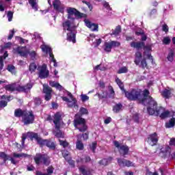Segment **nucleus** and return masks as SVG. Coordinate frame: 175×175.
Instances as JSON below:
<instances>
[{
    "label": "nucleus",
    "instance_id": "774afa93",
    "mask_svg": "<svg viewBox=\"0 0 175 175\" xmlns=\"http://www.w3.org/2000/svg\"><path fill=\"white\" fill-rule=\"evenodd\" d=\"M103 6L104 8H105V9H107V10H112L111 8L110 7V5L109 4L108 2H105L103 3Z\"/></svg>",
    "mask_w": 175,
    "mask_h": 175
},
{
    "label": "nucleus",
    "instance_id": "58836bf2",
    "mask_svg": "<svg viewBox=\"0 0 175 175\" xmlns=\"http://www.w3.org/2000/svg\"><path fill=\"white\" fill-rule=\"evenodd\" d=\"M97 96L99 99H107L109 94L107 93V92H103L102 94L97 93Z\"/></svg>",
    "mask_w": 175,
    "mask_h": 175
},
{
    "label": "nucleus",
    "instance_id": "69168bd1",
    "mask_svg": "<svg viewBox=\"0 0 175 175\" xmlns=\"http://www.w3.org/2000/svg\"><path fill=\"white\" fill-rule=\"evenodd\" d=\"M84 163H90L91 161V157L88 155L85 156L83 158Z\"/></svg>",
    "mask_w": 175,
    "mask_h": 175
},
{
    "label": "nucleus",
    "instance_id": "79ce46f5",
    "mask_svg": "<svg viewBox=\"0 0 175 175\" xmlns=\"http://www.w3.org/2000/svg\"><path fill=\"white\" fill-rule=\"evenodd\" d=\"M167 59L168 61H170V62H173L174 59V52H173V51H171L167 56Z\"/></svg>",
    "mask_w": 175,
    "mask_h": 175
},
{
    "label": "nucleus",
    "instance_id": "f8f14e48",
    "mask_svg": "<svg viewBox=\"0 0 175 175\" xmlns=\"http://www.w3.org/2000/svg\"><path fill=\"white\" fill-rule=\"evenodd\" d=\"M14 50L21 57H24L25 58H27L29 54V49H27V46H17Z\"/></svg>",
    "mask_w": 175,
    "mask_h": 175
},
{
    "label": "nucleus",
    "instance_id": "c85d7f7f",
    "mask_svg": "<svg viewBox=\"0 0 175 175\" xmlns=\"http://www.w3.org/2000/svg\"><path fill=\"white\" fill-rule=\"evenodd\" d=\"M142 57L141 52L137 51L135 53V59L134 60L135 65H140V61H142Z\"/></svg>",
    "mask_w": 175,
    "mask_h": 175
},
{
    "label": "nucleus",
    "instance_id": "4468645a",
    "mask_svg": "<svg viewBox=\"0 0 175 175\" xmlns=\"http://www.w3.org/2000/svg\"><path fill=\"white\" fill-rule=\"evenodd\" d=\"M62 99L64 102H67L68 107H70V109L74 107V109H76L77 110L79 109V105H77V100L76 98H72V101H71L69 100V98H68V97L63 96L62 97Z\"/></svg>",
    "mask_w": 175,
    "mask_h": 175
},
{
    "label": "nucleus",
    "instance_id": "ea45409f",
    "mask_svg": "<svg viewBox=\"0 0 175 175\" xmlns=\"http://www.w3.org/2000/svg\"><path fill=\"white\" fill-rule=\"evenodd\" d=\"M38 68V66H36V64L35 62L31 63L29 66V70L31 72V73H33L35 70H36Z\"/></svg>",
    "mask_w": 175,
    "mask_h": 175
},
{
    "label": "nucleus",
    "instance_id": "72a5a7b5",
    "mask_svg": "<svg viewBox=\"0 0 175 175\" xmlns=\"http://www.w3.org/2000/svg\"><path fill=\"white\" fill-rule=\"evenodd\" d=\"M8 55H9L8 54V52H5L3 56H0V70H2V69H3V59H6Z\"/></svg>",
    "mask_w": 175,
    "mask_h": 175
},
{
    "label": "nucleus",
    "instance_id": "5701e85b",
    "mask_svg": "<svg viewBox=\"0 0 175 175\" xmlns=\"http://www.w3.org/2000/svg\"><path fill=\"white\" fill-rule=\"evenodd\" d=\"M122 107L124 106L122 105V103H116L115 105L112 107V111L115 113L116 114H118L120 111H122Z\"/></svg>",
    "mask_w": 175,
    "mask_h": 175
},
{
    "label": "nucleus",
    "instance_id": "9b49d317",
    "mask_svg": "<svg viewBox=\"0 0 175 175\" xmlns=\"http://www.w3.org/2000/svg\"><path fill=\"white\" fill-rule=\"evenodd\" d=\"M158 140V134H157V133H153L149 135L148 137L146 138V142L148 144H149L152 147H154V146H157Z\"/></svg>",
    "mask_w": 175,
    "mask_h": 175
},
{
    "label": "nucleus",
    "instance_id": "473e14b6",
    "mask_svg": "<svg viewBox=\"0 0 175 175\" xmlns=\"http://www.w3.org/2000/svg\"><path fill=\"white\" fill-rule=\"evenodd\" d=\"M161 152L165 154V155H167V154L168 155H170V153L172 152V148L170 146H167L165 148H161Z\"/></svg>",
    "mask_w": 175,
    "mask_h": 175
},
{
    "label": "nucleus",
    "instance_id": "de8ad7c7",
    "mask_svg": "<svg viewBox=\"0 0 175 175\" xmlns=\"http://www.w3.org/2000/svg\"><path fill=\"white\" fill-rule=\"evenodd\" d=\"M96 146H98V143L96 142H92V144L90 146V150L94 153H95V150H96Z\"/></svg>",
    "mask_w": 175,
    "mask_h": 175
},
{
    "label": "nucleus",
    "instance_id": "393cba45",
    "mask_svg": "<svg viewBox=\"0 0 175 175\" xmlns=\"http://www.w3.org/2000/svg\"><path fill=\"white\" fill-rule=\"evenodd\" d=\"M44 154L37 153L33 157L34 162L36 165H40L43 161V157Z\"/></svg>",
    "mask_w": 175,
    "mask_h": 175
},
{
    "label": "nucleus",
    "instance_id": "864d4df0",
    "mask_svg": "<svg viewBox=\"0 0 175 175\" xmlns=\"http://www.w3.org/2000/svg\"><path fill=\"white\" fill-rule=\"evenodd\" d=\"M29 55L31 57V59H35L37 55L36 51H32L31 52H30L29 51Z\"/></svg>",
    "mask_w": 175,
    "mask_h": 175
},
{
    "label": "nucleus",
    "instance_id": "a19ab883",
    "mask_svg": "<svg viewBox=\"0 0 175 175\" xmlns=\"http://www.w3.org/2000/svg\"><path fill=\"white\" fill-rule=\"evenodd\" d=\"M0 158L3 160L4 163H6V161H9V156L4 152H0Z\"/></svg>",
    "mask_w": 175,
    "mask_h": 175
},
{
    "label": "nucleus",
    "instance_id": "a878e982",
    "mask_svg": "<svg viewBox=\"0 0 175 175\" xmlns=\"http://www.w3.org/2000/svg\"><path fill=\"white\" fill-rule=\"evenodd\" d=\"M42 163H43L44 166H49L50 164L51 163V160L50 159V157L46 154H44Z\"/></svg>",
    "mask_w": 175,
    "mask_h": 175
},
{
    "label": "nucleus",
    "instance_id": "b1692460",
    "mask_svg": "<svg viewBox=\"0 0 175 175\" xmlns=\"http://www.w3.org/2000/svg\"><path fill=\"white\" fill-rule=\"evenodd\" d=\"M5 91H10V92H14V91H18L17 88H18V85L16 86V83H11L6 85L5 86Z\"/></svg>",
    "mask_w": 175,
    "mask_h": 175
},
{
    "label": "nucleus",
    "instance_id": "e433bc0d",
    "mask_svg": "<svg viewBox=\"0 0 175 175\" xmlns=\"http://www.w3.org/2000/svg\"><path fill=\"white\" fill-rule=\"evenodd\" d=\"M166 128H173V126H175V118H172L168 123L165 124Z\"/></svg>",
    "mask_w": 175,
    "mask_h": 175
},
{
    "label": "nucleus",
    "instance_id": "6e6552de",
    "mask_svg": "<svg viewBox=\"0 0 175 175\" xmlns=\"http://www.w3.org/2000/svg\"><path fill=\"white\" fill-rule=\"evenodd\" d=\"M113 144L119 152L120 155L121 157H124L125 158V155H128L129 154V146L126 144H121L118 141H114Z\"/></svg>",
    "mask_w": 175,
    "mask_h": 175
},
{
    "label": "nucleus",
    "instance_id": "6e6d98bb",
    "mask_svg": "<svg viewBox=\"0 0 175 175\" xmlns=\"http://www.w3.org/2000/svg\"><path fill=\"white\" fill-rule=\"evenodd\" d=\"M135 34L136 36H142V35H144V30L142 29H139V31H136L135 32Z\"/></svg>",
    "mask_w": 175,
    "mask_h": 175
},
{
    "label": "nucleus",
    "instance_id": "8fccbe9b",
    "mask_svg": "<svg viewBox=\"0 0 175 175\" xmlns=\"http://www.w3.org/2000/svg\"><path fill=\"white\" fill-rule=\"evenodd\" d=\"M59 143L64 148H66V147L69 146V144L66 141L59 139Z\"/></svg>",
    "mask_w": 175,
    "mask_h": 175
},
{
    "label": "nucleus",
    "instance_id": "f3484780",
    "mask_svg": "<svg viewBox=\"0 0 175 175\" xmlns=\"http://www.w3.org/2000/svg\"><path fill=\"white\" fill-rule=\"evenodd\" d=\"M118 163L120 166H126V167H131L132 166H135V164L129 160H126L125 159H117Z\"/></svg>",
    "mask_w": 175,
    "mask_h": 175
},
{
    "label": "nucleus",
    "instance_id": "3c124183",
    "mask_svg": "<svg viewBox=\"0 0 175 175\" xmlns=\"http://www.w3.org/2000/svg\"><path fill=\"white\" fill-rule=\"evenodd\" d=\"M53 173H54V167L52 165L48 167L47 169H46V174L51 175Z\"/></svg>",
    "mask_w": 175,
    "mask_h": 175
},
{
    "label": "nucleus",
    "instance_id": "ddd939ff",
    "mask_svg": "<svg viewBox=\"0 0 175 175\" xmlns=\"http://www.w3.org/2000/svg\"><path fill=\"white\" fill-rule=\"evenodd\" d=\"M43 94H44V100L49 102L53 98V88L49 85L44 86L42 90Z\"/></svg>",
    "mask_w": 175,
    "mask_h": 175
},
{
    "label": "nucleus",
    "instance_id": "680f3d73",
    "mask_svg": "<svg viewBox=\"0 0 175 175\" xmlns=\"http://www.w3.org/2000/svg\"><path fill=\"white\" fill-rule=\"evenodd\" d=\"M1 99H5L7 102H10L12 100V96L3 95L1 96Z\"/></svg>",
    "mask_w": 175,
    "mask_h": 175
},
{
    "label": "nucleus",
    "instance_id": "0e129e2a",
    "mask_svg": "<svg viewBox=\"0 0 175 175\" xmlns=\"http://www.w3.org/2000/svg\"><path fill=\"white\" fill-rule=\"evenodd\" d=\"M10 34L8 37V40H12V39H13V36H14V29H13L12 30H10Z\"/></svg>",
    "mask_w": 175,
    "mask_h": 175
},
{
    "label": "nucleus",
    "instance_id": "09e8293b",
    "mask_svg": "<svg viewBox=\"0 0 175 175\" xmlns=\"http://www.w3.org/2000/svg\"><path fill=\"white\" fill-rule=\"evenodd\" d=\"M34 105L35 106H40V105H42V99L39 97H36L34 98Z\"/></svg>",
    "mask_w": 175,
    "mask_h": 175
},
{
    "label": "nucleus",
    "instance_id": "c756f323",
    "mask_svg": "<svg viewBox=\"0 0 175 175\" xmlns=\"http://www.w3.org/2000/svg\"><path fill=\"white\" fill-rule=\"evenodd\" d=\"M49 85H51V87L55 88L56 90H59V91H62V85H61L58 82L50 81Z\"/></svg>",
    "mask_w": 175,
    "mask_h": 175
},
{
    "label": "nucleus",
    "instance_id": "a211bd4d",
    "mask_svg": "<svg viewBox=\"0 0 175 175\" xmlns=\"http://www.w3.org/2000/svg\"><path fill=\"white\" fill-rule=\"evenodd\" d=\"M33 87V84L32 83H29L25 85L21 86L18 85V92H28V91H31V89Z\"/></svg>",
    "mask_w": 175,
    "mask_h": 175
},
{
    "label": "nucleus",
    "instance_id": "9d476101",
    "mask_svg": "<svg viewBox=\"0 0 175 175\" xmlns=\"http://www.w3.org/2000/svg\"><path fill=\"white\" fill-rule=\"evenodd\" d=\"M38 70H39L38 76L40 79H47L50 75V71L47 70V66L46 64L38 66Z\"/></svg>",
    "mask_w": 175,
    "mask_h": 175
},
{
    "label": "nucleus",
    "instance_id": "e2e57ef3",
    "mask_svg": "<svg viewBox=\"0 0 175 175\" xmlns=\"http://www.w3.org/2000/svg\"><path fill=\"white\" fill-rule=\"evenodd\" d=\"M162 31L165 33H167V32H169V26H167L166 24L163 25Z\"/></svg>",
    "mask_w": 175,
    "mask_h": 175
},
{
    "label": "nucleus",
    "instance_id": "49530a36",
    "mask_svg": "<svg viewBox=\"0 0 175 175\" xmlns=\"http://www.w3.org/2000/svg\"><path fill=\"white\" fill-rule=\"evenodd\" d=\"M79 113H80L79 116L82 117V116H84V114H88V109L82 107L79 109Z\"/></svg>",
    "mask_w": 175,
    "mask_h": 175
},
{
    "label": "nucleus",
    "instance_id": "0eeeda50",
    "mask_svg": "<svg viewBox=\"0 0 175 175\" xmlns=\"http://www.w3.org/2000/svg\"><path fill=\"white\" fill-rule=\"evenodd\" d=\"M73 124L75 128L78 129L79 132L84 133L87 131V129H88L87 122L79 113L75 114V119L73 120Z\"/></svg>",
    "mask_w": 175,
    "mask_h": 175
},
{
    "label": "nucleus",
    "instance_id": "c03bdc74",
    "mask_svg": "<svg viewBox=\"0 0 175 175\" xmlns=\"http://www.w3.org/2000/svg\"><path fill=\"white\" fill-rule=\"evenodd\" d=\"M109 92L110 94L109 98H114L116 95V92H114V88H113V86L109 85L108 87Z\"/></svg>",
    "mask_w": 175,
    "mask_h": 175
},
{
    "label": "nucleus",
    "instance_id": "2eb2a0df",
    "mask_svg": "<svg viewBox=\"0 0 175 175\" xmlns=\"http://www.w3.org/2000/svg\"><path fill=\"white\" fill-rule=\"evenodd\" d=\"M27 135L31 142L33 141L34 139L35 140H36L38 144H40V146L42 144L43 139H42V137L39 136V134H38V133L28 132Z\"/></svg>",
    "mask_w": 175,
    "mask_h": 175
},
{
    "label": "nucleus",
    "instance_id": "f03ea898",
    "mask_svg": "<svg viewBox=\"0 0 175 175\" xmlns=\"http://www.w3.org/2000/svg\"><path fill=\"white\" fill-rule=\"evenodd\" d=\"M124 96L129 100H139L142 105H146L148 107L150 101L152 99V97L150 96V91L147 89L144 90L143 94L142 91L137 89H133L131 91H126Z\"/></svg>",
    "mask_w": 175,
    "mask_h": 175
},
{
    "label": "nucleus",
    "instance_id": "dca6fc26",
    "mask_svg": "<svg viewBox=\"0 0 175 175\" xmlns=\"http://www.w3.org/2000/svg\"><path fill=\"white\" fill-rule=\"evenodd\" d=\"M40 146H46L49 150H52L53 151H55V148H57V145H55V142L49 139H42V144Z\"/></svg>",
    "mask_w": 175,
    "mask_h": 175
},
{
    "label": "nucleus",
    "instance_id": "603ef678",
    "mask_svg": "<svg viewBox=\"0 0 175 175\" xmlns=\"http://www.w3.org/2000/svg\"><path fill=\"white\" fill-rule=\"evenodd\" d=\"M170 42H172V40H170V38L169 37H165L163 39V44H170Z\"/></svg>",
    "mask_w": 175,
    "mask_h": 175
},
{
    "label": "nucleus",
    "instance_id": "4c0bfd02",
    "mask_svg": "<svg viewBox=\"0 0 175 175\" xmlns=\"http://www.w3.org/2000/svg\"><path fill=\"white\" fill-rule=\"evenodd\" d=\"M13 157H14V158H28V157H29V155H28L27 154H25V153L18 154V153L14 152Z\"/></svg>",
    "mask_w": 175,
    "mask_h": 175
},
{
    "label": "nucleus",
    "instance_id": "20e7f679",
    "mask_svg": "<svg viewBox=\"0 0 175 175\" xmlns=\"http://www.w3.org/2000/svg\"><path fill=\"white\" fill-rule=\"evenodd\" d=\"M14 117L16 118H22L23 125H31L35 122V114L33 111L23 110L18 108L14 110Z\"/></svg>",
    "mask_w": 175,
    "mask_h": 175
},
{
    "label": "nucleus",
    "instance_id": "7ed1b4c3",
    "mask_svg": "<svg viewBox=\"0 0 175 175\" xmlns=\"http://www.w3.org/2000/svg\"><path fill=\"white\" fill-rule=\"evenodd\" d=\"M146 109L149 116H159L161 120L167 118L170 115V111H165V108L162 107H158V103H157L154 98L150 99Z\"/></svg>",
    "mask_w": 175,
    "mask_h": 175
},
{
    "label": "nucleus",
    "instance_id": "f704fd0d",
    "mask_svg": "<svg viewBox=\"0 0 175 175\" xmlns=\"http://www.w3.org/2000/svg\"><path fill=\"white\" fill-rule=\"evenodd\" d=\"M121 33V25H118L114 30L112 31L111 35L118 36Z\"/></svg>",
    "mask_w": 175,
    "mask_h": 175
},
{
    "label": "nucleus",
    "instance_id": "cd10ccee",
    "mask_svg": "<svg viewBox=\"0 0 175 175\" xmlns=\"http://www.w3.org/2000/svg\"><path fill=\"white\" fill-rule=\"evenodd\" d=\"M112 161H113V157H109L107 158V159H103L102 160L99 161H98V163H99L100 165L106 166V165H107L109 163H110V162H111Z\"/></svg>",
    "mask_w": 175,
    "mask_h": 175
},
{
    "label": "nucleus",
    "instance_id": "423d86ee",
    "mask_svg": "<svg viewBox=\"0 0 175 175\" xmlns=\"http://www.w3.org/2000/svg\"><path fill=\"white\" fill-rule=\"evenodd\" d=\"M53 124L55 125V128L56 129L55 131L53 132L55 137L57 139H64V133L61 131V121H62V114L60 112H56L53 116Z\"/></svg>",
    "mask_w": 175,
    "mask_h": 175
},
{
    "label": "nucleus",
    "instance_id": "f257e3e1",
    "mask_svg": "<svg viewBox=\"0 0 175 175\" xmlns=\"http://www.w3.org/2000/svg\"><path fill=\"white\" fill-rule=\"evenodd\" d=\"M67 18L68 20L62 23L63 29L64 31H68V33H67V40L68 42H72V43H76V29L77 26L75 25V17L77 18H84L87 17V15L80 12L76 8L70 7L67 8ZM73 16L75 17H73Z\"/></svg>",
    "mask_w": 175,
    "mask_h": 175
},
{
    "label": "nucleus",
    "instance_id": "bb28decb",
    "mask_svg": "<svg viewBox=\"0 0 175 175\" xmlns=\"http://www.w3.org/2000/svg\"><path fill=\"white\" fill-rule=\"evenodd\" d=\"M116 83L118 84V87L121 90L122 94H125V92L126 90H125L124 83L122 82V81H121V79H120V78H116Z\"/></svg>",
    "mask_w": 175,
    "mask_h": 175
},
{
    "label": "nucleus",
    "instance_id": "052dcab7",
    "mask_svg": "<svg viewBox=\"0 0 175 175\" xmlns=\"http://www.w3.org/2000/svg\"><path fill=\"white\" fill-rule=\"evenodd\" d=\"M7 17L8 18V21H12V20H13V12L12 11H8Z\"/></svg>",
    "mask_w": 175,
    "mask_h": 175
},
{
    "label": "nucleus",
    "instance_id": "37998d69",
    "mask_svg": "<svg viewBox=\"0 0 175 175\" xmlns=\"http://www.w3.org/2000/svg\"><path fill=\"white\" fill-rule=\"evenodd\" d=\"M122 73H128V68L126 66L120 68L117 72L118 75H121Z\"/></svg>",
    "mask_w": 175,
    "mask_h": 175
},
{
    "label": "nucleus",
    "instance_id": "a18cd8bd",
    "mask_svg": "<svg viewBox=\"0 0 175 175\" xmlns=\"http://www.w3.org/2000/svg\"><path fill=\"white\" fill-rule=\"evenodd\" d=\"M141 66L142 69H148V65L147 64V60H146V58H144L141 61Z\"/></svg>",
    "mask_w": 175,
    "mask_h": 175
},
{
    "label": "nucleus",
    "instance_id": "aec40b11",
    "mask_svg": "<svg viewBox=\"0 0 175 175\" xmlns=\"http://www.w3.org/2000/svg\"><path fill=\"white\" fill-rule=\"evenodd\" d=\"M85 24L86 27L91 29L93 32H95V31H98V29L99 28L98 24L92 23L89 20H85Z\"/></svg>",
    "mask_w": 175,
    "mask_h": 175
},
{
    "label": "nucleus",
    "instance_id": "7c9ffc66",
    "mask_svg": "<svg viewBox=\"0 0 175 175\" xmlns=\"http://www.w3.org/2000/svg\"><path fill=\"white\" fill-rule=\"evenodd\" d=\"M76 148L79 151H82V150H84V144H83V142H81V139L79 138L77 139L76 142Z\"/></svg>",
    "mask_w": 175,
    "mask_h": 175
},
{
    "label": "nucleus",
    "instance_id": "338daca9",
    "mask_svg": "<svg viewBox=\"0 0 175 175\" xmlns=\"http://www.w3.org/2000/svg\"><path fill=\"white\" fill-rule=\"evenodd\" d=\"M102 43V40L100 38L96 39L95 42H94V47H99V45Z\"/></svg>",
    "mask_w": 175,
    "mask_h": 175
},
{
    "label": "nucleus",
    "instance_id": "4d7b16f0",
    "mask_svg": "<svg viewBox=\"0 0 175 175\" xmlns=\"http://www.w3.org/2000/svg\"><path fill=\"white\" fill-rule=\"evenodd\" d=\"M8 106V101L6 100H0V109H3Z\"/></svg>",
    "mask_w": 175,
    "mask_h": 175
},
{
    "label": "nucleus",
    "instance_id": "39448f33",
    "mask_svg": "<svg viewBox=\"0 0 175 175\" xmlns=\"http://www.w3.org/2000/svg\"><path fill=\"white\" fill-rule=\"evenodd\" d=\"M131 47L133 49H136L137 50H140L144 49V55H147V58L150 59L151 62H154V59L152 58V55H151L150 51L152 50V47L150 45H146L144 42H135L133 41L130 43Z\"/></svg>",
    "mask_w": 175,
    "mask_h": 175
},
{
    "label": "nucleus",
    "instance_id": "13d9d810",
    "mask_svg": "<svg viewBox=\"0 0 175 175\" xmlns=\"http://www.w3.org/2000/svg\"><path fill=\"white\" fill-rule=\"evenodd\" d=\"M15 69H16V67H14V66L13 65H8L7 67V70H8V72H10L11 73H13Z\"/></svg>",
    "mask_w": 175,
    "mask_h": 175
},
{
    "label": "nucleus",
    "instance_id": "bf43d9fd",
    "mask_svg": "<svg viewBox=\"0 0 175 175\" xmlns=\"http://www.w3.org/2000/svg\"><path fill=\"white\" fill-rule=\"evenodd\" d=\"M82 102H87V100H90V97L86 94H81V95Z\"/></svg>",
    "mask_w": 175,
    "mask_h": 175
},
{
    "label": "nucleus",
    "instance_id": "6ab92c4d",
    "mask_svg": "<svg viewBox=\"0 0 175 175\" xmlns=\"http://www.w3.org/2000/svg\"><path fill=\"white\" fill-rule=\"evenodd\" d=\"M53 9L59 13H64L65 7L61 5V1L59 0H55L53 1Z\"/></svg>",
    "mask_w": 175,
    "mask_h": 175
},
{
    "label": "nucleus",
    "instance_id": "c9c22d12",
    "mask_svg": "<svg viewBox=\"0 0 175 175\" xmlns=\"http://www.w3.org/2000/svg\"><path fill=\"white\" fill-rule=\"evenodd\" d=\"M40 49L43 53H46V54L50 53L51 51V48H50L49 46L46 44H42L40 46Z\"/></svg>",
    "mask_w": 175,
    "mask_h": 175
},
{
    "label": "nucleus",
    "instance_id": "4be33fe9",
    "mask_svg": "<svg viewBox=\"0 0 175 175\" xmlns=\"http://www.w3.org/2000/svg\"><path fill=\"white\" fill-rule=\"evenodd\" d=\"M79 170L83 175H93L92 172H94V170L90 168L85 169V166L84 165L79 167Z\"/></svg>",
    "mask_w": 175,
    "mask_h": 175
},
{
    "label": "nucleus",
    "instance_id": "5fc2aeb1",
    "mask_svg": "<svg viewBox=\"0 0 175 175\" xmlns=\"http://www.w3.org/2000/svg\"><path fill=\"white\" fill-rule=\"evenodd\" d=\"M36 0H29V3L31 5V8L33 9H36V10H38V8H36Z\"/></svg>",
    "mask_w": 175,
    "mask_h": 175
},
{
    "label": "nucleus",
    "instance_id": "1a4fd4ad",
    "mask_svg": "<svg viewBox=\"0 0 175 175\" xmlns=\"http://www.w3.org/2000/svg\"><path fill=\"white\" fill-rule=\"evenodd\" d=\"M121 43L118 41H109L104 43V51L105 53H111V49H116V47H120Z\"/></svg>",
    "mask_w": 175,
    "mask_h": 175
},
{
    "label": "nucleus",
    "instance_id": "2f4dec72",
    "mask_svg": "<svg viewBox=\"0 0 175 175\" xmlns=\"http://www.w3.org/2000/svg\"><path fill=\"white\" fill-rule=\"evenodd\" d=\"M161 95L163 96V98H165V99H169L172 95V92L167 89H165L162 91Z\"/></svg>",
    "mask_w": 175,
    "mask_h": 175
},
{
    "label": "nucleus",
    "instance_id": "412c9836",
    "mask_svg": "<svg viewBox=\"0 0 175 175\" xmlns=\"http://www.w3.org/2000/svg\"><path fill=\"white\" fill-rule=\"evenodd\" d=\"M27 134L23 133L22 134V139H21V144H19L17 142L15 143L16 148L20 150V151H21V150H23L24 148V146H25V140L27 139Z\"/></svg>",
    "mask_w": 175,
    "mask_h": 175
}]
</instances>
